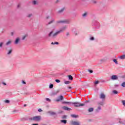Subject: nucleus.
Instances as JSON below:
<instances>
[{
    "label": "nucleus",
    "mask_w": 125,
    "mask_h": 125,
    "mask_svg": "<svg viewBox=\"0 0 125 125\" xmlns=\"http://www.w3.org/2000/svg\"><path fill=\"white\" fill-rule=\"evenodd\" d=\"M67 29V26L65 25L63 26L60 30L57 31L56 32L53 33V31H51L48 35L49 38H56L60 34L65 31Z\"/></svg>",
    "instance_id": "nucleus-1"
},
{
    "label": "nucleus",
    "mask_w": 125,
    "mask_h": 125,
    "mask_svg": "<svg viewBox=\"0 0 125 125\" xmlns=\"http://www.w3.org/2000/svg\"><path fill=\"white\" fill-rule=\"evenodd\" d=\"M31 121H34V122H40L42 120V116H36L32 118H30Z\"/></svg>",
    "instance_id": "nucleus-2"
},
{
    "label": "nucleus",
    "mask_w": 125,
    "mask_h": 125,
    "mask_svg": "<svg viewBox=\"0 0 125 125\" xmlns=\"http://www.w3.org/2000/svg\"><path fill=\"white\" fill-rule=\"evenodd\" d=\"M72 104L74 105V107H76V108H78L79 107L84 106V104H81L80 103L75 102V103H72Z\"/></svg>",
    "instance_id": "nucleus-3"
},
{
    "label": "nucleus",
    "mask_w": 125,
    "mask_h": 125,
    "mask_svg": "<svg viewBox=\"0 0 125 125\" xmlns=\"http://www.w3.org/2000/svg\"><path fill=\"white\" fill-rule=\"evenodd\" d=\"M62 23H67V24H69V23H70V21L68 20H64L62 21H56V24H61Z\"/></svg>",
    "instance_id": "nucleus-4"
},
{
    "label": "nucleus",
    "mask_w": 125,
    "mask_h": 125,
    "mask_svg": "<svg viewBox=\"0 0 125 125\" xmlns=\"http://www.w3.org/2000/svg\"><path fill=\"white\" fill-rule=\"evenodd\" d=\"M110 79L112 81H116V80H118V79H119V77H118L117 75H112V76H111Z\"/></svg>",
    "instance_id": "nucleus-5"
},
{
    "label": "nucleus",
    "mask_w": 125,
    "mask_h": 125,
    "mask_svg": "<svg viewBox=\"0 0 125 125\" xmlns=\"http://www.w3.org/2000/svg\"><path fill=\"white\" fill-rule=\"evenodd\" d=\"M100 98H101V99H103V100H104V99H105V98H106V95H105V94H104V93H102L100 95Z\"/></svg>",
    "instance_id": "nucleus-6"
},
{
    "label": "nucleus",
    "mask_w": 125,
    "mask_h": 125,
    "mask_svg": "<svg viewBox=\"0 0 125 125\" xmlns=\"http://www.w3.org/2000/svg\"><path fill=\"white\" fill-rule=\"evenodd\" d=\"M70 124L71 125H80V122L76 121H71Z\"/></svg>",
    "instance_id": "nucleus-7"
},
{
    "label": "nucleus",
    "mask_w": 125,
    "mask_h": 125,
    "mask_svg": "<svg viewBox=\"0 0 125 125\" xmlns=\"http://www.w3.org/2000/svg\"><path fill=\"white\" fill-rule=\"evenodd\" d=\"M20 42V38L18 37L15 39L14 43L15 44H18Z\"/></svg>",
    "instance_id": "nucleus-8"
},
{
    "label": "nucleus",
    "mask_w": 125,
    "mask_h": 125,
    "mask_svg": "<svg viewBox=\"0 0 125 125\" xmlns=\"http://www.w3.org/2000/svg\"><path fill=\"white\" fill-rule=\"evenodd\" d=\"M28 36L29 35L28 34H24L22 37V41H25L26 38H28Z\"/></svg>",
    "instance_id": "nucleus-9"
},
{
    "label": "nucleus",
    "mask_w": 125,
    "mask_h": 125,
    "mask_svg": "<svg viewBox=\"0 0 125 125\" xmlns=\"http://www.w3.org/2000/svg\"><path fill=\"white\" fill-rule=\"evenodd\" d=\"M62 108V109H63V110H66V111H71V110H72V109L67 107L66 106H63Z\"/></svg>",
    "instance_id": "nucleus-10"
},
{
    "label": "nucleus",
    "mask_w": 125,
    "mask_h": 125,
    "mask_svg": "<svg viewBox=\"0 0 125 125\" xmlns=\"http://www.w3.org/2000/svg\"><path fill=\"white\" fill-rule=\"evenodd\" d=\"M55 22V20L54 19H51V21L48 23V25H50Z\"/></svg>",
    "instance_id": "nucleus-11"
},
{
    "label": "nucleus",
    "mask_w": 125,
    "mask_h": 125,
    "mask_svg": "<svg viewBox=\"0 0 125 125\" xmlns=\"http://www.w3.org/2000/svg\"><path fill=\"white\" fill-rule=\"evenodd\" d=\"M59 99H58L56 100L57 102H59L61 100H63V96H60L59 97Z\"/></svg>",
    "instance_id": "nucleus-12"
},
{
    "label": "nucleus",
    "mask_w": 125,
    "mask_h": 125,
    "mask_svg": "<svg viewBox=\"0 0 125 125\" xmlns=\"http://www.w3.org/2000/svg\"><path fill=\"white\" fill-rule=\"evenodd\" d=\"M32 3L34 5H38L39 4V1L38 0H34L32 1Z\"/></svg>",
    "instance_id": "nucleus-13"
},
{
    "label": "nucleus",
    "mask_w": 125,
    "mask_h": 125,
    "mask_svg": "<svg viewBox=\"0 0 125 125\" xmlns=\"http://www.w3.org/2000/svg\"><path fill=\"white\" fill-rule=\"evenodd\" d=\"M48 114H50V115H51L52 116H54L56 115V113L53 111H48Z\"/></svg>",
    "instance_id": "nucleus-14"
},
{
    "label": "nucleus",
    "mask_w": 125,
    "mask_h": 125,
    "mask_svg": "<svg viewBox=\"0 0 125 125\" xmlns=\"http://www.w3.org/2000/svg\"><path fill=\"white\" fill-rule=\"evenodd\" d=\"M65 10V7L62 8L61 10H59L58 13H62Z\"/></svg>",
    "instance_id": "nucleus-15"
},
{
    "label": "nucleus",
    "mask_w": 125,
    "mask_h": 125,
    "mask_svg": "<svg viewBox=\"0 0 125 125\" xmlns=\"http://www.w3.org/2000/svg\"><path fill=\"white\" fill-rule=\"evenodd\" d=\"M93 110H94V108L93 107H90L88 109V112L89 113H91V112H93Z\"/></svg>",
    "instance_id": "nucleus-16"
},
{
    "label": "nucleus",
    "mask_w": 125,
    "mask_h": 125,
    "mask_svg": "<svg viewBox=\"0 0 125 125\" xmlns=\"http://www.w3.org/2000/svg\"><path fill=\"white\" fill-rule=\"evenodd\" d=\"M119 58L120 59H122V60H124V59H125V55H123L122 56H120L119 57Z\"/></svg>",
    "instance_id": "nucleus-17"
},
{
    "label": "nucleus",
    "mask_w": 125,
    "mask_h": 125,
    "mask_svg": "<svg viewBox=\"0 0 125 125\" xmlns=\"http://www.w3.org/2000/svg\"><path fill=\"white\" fill-rule=\"evenodd\" d=\"M100 110H101V106L99 105L97 108L96 109V111L98 112L99 111H100Z\"/></svg>",
    "instance_id": "nucleus-18"
},
{
    "label": "nucleus",
    "mask_w": 125,
    "mask_h": 125,
    "mask_svg": "<svg viewBox=\"0 0 125 125\" xmlns=\"http://www.w3.org/2000/svg\"><path fill=\"white\" fill-rule=\"evenodd\" d=\"M104 104V103L103 102H99L98 103V106H103V105Z\"/></svg>",
    "instance_id": "nucleus-19"
},
{
    "label": "nucleus",
    "mask_w": 125,
    "mask_h": 125,
    "mask_svg": "<svg viewBox=\"0 0 125 125\" xmlns=\"http://www.w3.org/2000/svg\"><path fill=\"white\" fill-rule=\"evenodd\" d=\"M11 42H12V41H8L7 42H6V45H9V44H11Z\"/></svg>",
    "instance_id": "nucleus-20"
},
{
    "label": "nucleus",
    "mask_w": 125,
    "mask_h": 125,
    "mask_svg": "<svg viewBox=\"0 0 125 125\" xmlns=\"http://www.w3.org/2000/svg\"><path fill=\"white\" fill-rule=\"evenodd\" d=\"M86 16H87V12H85L82 14V17H86Z\"/></svg>",
    "instance_id": "nucleus-21"
},
{
    "label": "nucleus",
    "mask_w": 125,
    "mask_h": 125,
    "mask_svg": "<svg viewBox=\"0 0 125 125\" xmlns=\"http://www.w3.org/2000/svg\"><path fill=\"white\" fill-rule=\"evenodd\" d=\"M71 117H72V118H79V115H76V114H72V115H71Z\"/></svg>",
    "instance_id": "nucleus-22"
},
{
    "label": "nucleus",
    "mask_w": 125,
    "mask_h": 125,
    "mask_svg": "<svg viewBox=\"0 0 125 125\" xmlns=\"http://www.w3.org/2000/svg\"><path fill=\"white\" fill-rule=\"evenodd\" d=\"M59 91H60V90H57V91L56 92H54L52 93V95H55L56 94H57V93H58L59 92Z\"/></svg>",
    "instance_id": "nucleus-23"
},
{
    "label": "nucleus",
    "mask_w": 125,
    "mask_h": 125,
    "mask_svg": "<svg viewBox=\"0 0 125 125\" xmlns=\"http://www.w3.org/2000/svg\"><path fill=\"white\" fill-rule=\"evenodd\" d=\"M28 18H31V17H33V14H29L27 16Z\"/></svg>",
    "instance_id": "nucleus-24"
},
{
    "label": "nucleus",
    "mask_w": 125,
    "mask_h": 125,
    "mask_svg": "<svg viewBox=\"0 0 125 125\" xmlns=\"http://www.w3.org/2000/svg\"><path fill=\"white\" fill-rule=\"evenodd\" d=\"M11 52H12V49H11L8 50V52L7 53L8 55L11 54Z\"/></svg>",
    "instance_id": "nucleus-25"
},
{
    "label": "nucleus",
    "mask_w": 125,
    "mask_h": 125,
    "mask_svg": "<svg viewBox=\"0 0 125 125\" xmlns=\"http://www.w3.org/2000/svg\"><path fill=\"white\" fill-rule=\"evenodd\" d=\"M73 103L71 102H63L62 104H72Z\"/></svg>",
    "instance_id": "nucleus-26"
},
{
    "label": "nucleus",
    "mask_w": 125,
    "mask_h": 125,
    "mask_svg": "<svg viewBox=\"0 0 125 125\" xmlns=\"http://www.w3.org/2000/svg\"><path fill=\"white\" fill-rule=\"evenodd\" d=\"M113 61L114 63H115V64L118 65V61L117 60V59H113Z\"/></svg>",
    "instance_id": "nucleus-27"
},
{
    "label": "nucleus",
    "mask_w": 125,
    "mask_h": 125,
    "mask_svg": "<svg viewBox=\"0 0 125 125\" xmlns=\"http://www.w3.org/2000/svg\"><path fill=\"white\" fill-rule=\"evenodd\" d=\"M68 79H69V80H70L71 81H73V76H72L71 75H69Z\"/></svg>",
    "instance_id": "nucleus-28"
},
{
    "label": "nucleus",
    "mask_w": 125,
    "mask_h": 125,
    "mask_svg": "<svg viewBox=\"0 0 125 125\" xmlns=\"http://www.w3.org/2000/svg\"><path fill=\"white\" fill-rule=\"evenodd\" d=\"M61 122L63 124H67V120H61Z\"/></svg>",
    "instance_id": "nucleus-29"
},
{
    "label": "nucleus",
    "mask_w": 125,
    "mask_h": 125,
    "mask_svg": "<svg viewBox=\"0 0 125 125\" xmlns=\"http://www.w3.org/2000/svg\"><path fill=\"white\" fill-rule=\"evenodd\" d=\"M112 92L113 93H114V94H118V93H119V92L117 90H113Z\"/></svg>",
    "instance_id": "nucleus-30"
},
{
    "label": "nucleus",
    "mask_w": 125,
    "mask_h": 125,
    "mask_svg": "<svg viewBox=\"0 0 125 125\" xmlns=\"http://www.w3.org/2000/svg\"><path fill=\"white\" fill-rule=\"evenodd\" d=\"M64 83L65 84H69V83H71V82H70V81H65V82H64Z\"/></svg>",
    "instance_id": "nucleus-31"
},
{
    "label": "nucleus",
    "mask_w": 125,
    "mask_h": 125,
    "mask_svg": "<svg viewBox=\"0 0 125 125\" xmlns=\"http://www.w3.org/2000/svg\"><path fill=\"white\" fill-rule=\"evenodd\" d=\"M51 44H59V43L58 42H52Z\"/></svg>",
    "instance_id": "nucleus-32"
},
{
    "label": "nucleus",
    "mask_w": 125,
    "mask_h": 125,
    "mask_svg": "<svg viewBox=\"0 0 125 125\" xmlns=\"http://www.w3.org/2000/svg\"><path fill=\"white\" fill-rule=\"evenodd\" d=\"M3 42H0V48H1V47H2V45H3Z\"/></svg>",
    "instance_id": "nucleus-33"
},
{
    "label": "nucleus",
    "mask_w": 125,
    "mask_h": 125,
    "mask_svg": "<svg viewBox=\"0 0 125 125\" xmlns=\"http://www.w3.org/2000/svg\"><path fill=\"white\" fill-rule=\"evenodd\" d=\"M121 86H123V87H125V82H124L121 84Z\"/></svg>",
    "instance_id": "nucleus-34"
},
{
    "label": "nucleus",
    "mask_w": 125,
    "mask_h": 125,
    "mask_svg": "<svg viewBox=\"0 0 125 125\" xmlns=\"http://www.w3.org/2000/svg\"><path fill=\"white\" fill-rule=\"evenodd\" d=\"M94 83H95V84H98V83H99V81H96L94 82Z\"/></svg>",
    "instance_id": "nucleus-35"
},
{
    "label": "nucleus",
    "mask_w": 125,
    "mask_h": 125,
    "mask_svg": "<svg viewBox=\"0 0 125 125\" xmlns=\"http://www.w3.org/2000/svg\"><path fill=\"white\" fill-rule=\"evenodd\" d=\"M62 119H67V116H66V115H63V116L62 117Z\"/></svg>",
    "instance_id": "nucleus-36"
},
{
    "label": "nucleus",
    "mask_w": 125,
    "mask_h": 125,
    "mask_svg": "<svg viewBox=\"0 0 125 125\" xmlns=\"http://www.w3.org/2000/svg\"><path fill=\"white\" fill-rule=\"evenodd\" d=\"M88 71H89V72L91 74H92V73H93V70H91L90 69H88Z\"/></svg>",
    "instance_id": "nucleus-37"
},
{
    "label": "nucleus",
    "mask_w": 125,
    "mask_h": 125,
    "mask_svg": "<svg viewBox=\"0 0 125 125\" xmlns=\"http://www.w3.org/2000/svg\"><path fill=\"white\" fill-rule=\"evenodd\" d=\"M53 88V84H51L49 85V88Z\"/></svg>",
    "instance_id": "nucleus-38"
},
{
    "label": "nucleus",
    "mask_w": 125,
    "mask_h": 125,
    "mask_svg": "<svg viewBox=\"0 0 125 125\" xmlns=\"http://www.w3.org/2000/svg\"><path fill=\"white\" fill-rule=\"evenodd\" d=\"M55 82H56V83H60V80H58V79H56V80H55Z\"/></svg>",
    "instance_id": "nucleus-39"
},
{
    "label": "nucleus",
    "mask_w": 125,
    "mask_h": 125,
    "mask_svg": "<svg viewBox=\"0 0 125 125\" xmlns=\"http://www.w3.org/2000/svg\"><path fill=\"white\" fill-rule=\"evenodd\" d=\"M10 101L8 100H6L5 101V103H9Z\"/></svg>",
    "instance_id": "nucleus-40"
},
{
    "label": "nucleus",
    "mask_w": 125,
    "mask_h": 125,
    "mask_svg": "<svg viewBox=\"0 0 125 125\" xmlns=\"http://www.w3.org/2000/svg\"><path fill=\"white\" fill-rule=\"evenodd\" d=\"M93 3H94V4L97 3V1H95V0H93L92 1Z\"/></svg>",
    "instance_id": "nucleus-41"
},
{
    "label": "nucleus",
    "mask_w": 125,
    "mask_h": 125,
    "mask_svg": "<svg viewBox=\"0 0 125 125\" xmlns=\"http://www.w3.org/2000/svg\"><path fill=\"white\" fill-rule=\"evenodd\" d=\"M17 112H18V110L16 109H15L13 111V113H16Z\"/></svg>",
    "instance_id": "nucleus-42"
},
{
    "label": "nucleus",
    "mask_w": 125,
    "mask_h": 125,
    "mask_svg": "<svg viewBox=\"0 0 125 125\" xmlns=\"http://www.w3.org/2000/svg\"><path fill=\"white\" fill-rule=\"evenodd\" d=\"M63 113V111L62 110H59L58 112V114H62Z\"/></svg>",
    "instance_id": "nucleus-43"
},
{
    "label": "nucleus",
    "mask_w": 125,
    "mask_h": 125,
    "mask_svg": "<svg viewBox=\"0 0 125 125\" xmlns=\"http://www.w3.org/2000/svg\"><path fill=\"white\" fill-rule=\"evenodd\" d=\"M90 41H94V37H91L90 38Z\"/></svg>",
    "instance_id": "nucleus-44"
},
{
    "label": "nucleus",
    "mask_w": 125,
    "mask_h": 125,
    "mask_svg": "<svg viewBox=\"0 0 125 125\" xmlns=\"http://www.w3.org/2000/svg\"><path fill=\"white\" fill-rule=\"evenodd\" d=\"M38 112H42V110L41 108H39V109H38Z\"/></svg>",
    "instance_id": "nucleus-45"
},
{
    "label": "nucleus",
    "mask_w": 125,
    "mask_h": 125,
    "mask_svg": "<svg viewBox=\"0 0 125 125\" xmlns=\"http://www.w3.org/2000/svg\"><path fill=\"white\" fill-rule=\"evenodd\" d=\"M46 101H49V102H50V99H49V98H46Z\"/></svg>",
    "instance_id": "nucleus-46"
},
{
    "label": "nucleus",
    "mask_w": 125,
    "mask_h": 125,
    "mask_svg": "<svg viewBox=\"0 0 125 125\" xmlns=\"http://www.w3.org/2000/svg\"><path fill=\"white\" fill-rule=\"evenodd\" d=\"M14 35V32H11V35L12 36Z\"/></svg>",
    "instance_id": "nucleus-47"
},
{
    "label": "nucleus",
    "mask_w": 125,
    "mask_h": 125,
    "mask_svg": "<svg viewBox=\"0 0 125 125\" xmlns=\"http://www.w3.org/2000/svg\"><path fill=\"white\" fill-rule=\"evenodd\" d=\"M70 35V33L69 32L66 33V36H69Z\"/></svg>",
    "instance_id": "nucleus-48"
},
{
    "label": "nucleus",
    "mask_w": 125,
    "mask_h": 125,
    "mask_svg": "<svg viewBox=\"0 0 125 125\" xmlns=\"http://www.w3.org/2000/svg\"><path fill=\"white\" fill-rule=\"evenodd\" d=\"M22 83H23L24 84H26V82H25V81H23Z\"/></svg>",
    "instance_id": "nucleus-49"
},
{
    "label": "nucleus",
    "mask_w": 125,
    "mask_h": 125,
    "mask_svg": "<svg viewBox=\"0 0 125 125\" xmlns=\"http://www.w3.org/2000/svg\"><path fill=\"white\" fill-rule=\"evenodd\" d=\"M50 17L49 16H47L46 18V19H49Z\"/></svg>",
    "instance_id": "nucleus-50"
},
{
    "label": "nucleus",
    "mask_w": 125,
    "mask_h": 125,
    "mask_svg": "<svg viewBox=\"0 0 125 125\" xmlns=\"http://www.w3.org/2000/svg\"><path fill=\"white\" fill-rule=\"evenodd\" d=\"M32 125H39V124H33Z\"/></svg>",
    "instance_id": "nucleus-51"
},
{
    "label": "nucleus",
    "mask_w": 125,
    "mask_h": 125,
    "mask_svg": "<svg viewBox=\"0 0 125 125\" xmlns=\"http://www.w3.org/2000/svg\"><path fill=\"white\" fill-rule=\"evenodd\" d=\"M3 84H4V85H6V83H3Z\"/></svg>",
    "instance_id": "nucleus-52"
},
{
    "label": "nucleus",
    "mask_w": 125,
    "mask_h": 125,
    "mask_svg": "<svg viewBox=\"0 0 125 125\" xmlns=\"http://www.w3.org/2000/svg\"><path fill=\"white\" fill-rule=\"evenodd\" d=\"M68 88H69V89H71V88H72V87L69 86V87H68Z\"/></svg>",
    "instance_id": "nucleus-53"
},
{
    "label": "nucleus",
    "mask_w": 125,
    "mask_h": 125,
    "mask_svg": "<svg viewBox=\"0 0 125 125\" xmlns=\"http://www.w3.org/2000/svg\"><path fill=\"white\" fill-rule=\"evenodd\" d=\"M119 123H120V124H123V122H121V121H119Z\"/></svg>",
    "instance_id": "nucleus-54"
},
{
    "label": "nucleus",
    "mask_w": 125,
    "mask_h": 125,
    "mask_svg": "<svg viewBox=\"0 0 125 125\" xmlns=\"http://www.w3.org/2000/svg\"><path fill=\"white\" fill-rule=\"evenodd\" d=\"M26 106H27V104H24V107H26Z\"/></svg>",
    "instance_id": "nucleus-55"
},
{
    "label": "nucleus",
    "mask_w": 125,
    "mask_h": 125,
    "mask_svg": "<svg viewBox=\"0 0 125 125\" xmlns=\"http://www.w3.org/2000/svg\"><path fill=\"white\" fill-rule=\"evenodd\" d=\"M124 125H125V120L124 121Z\"/></svg>",
    "instance_id": "nucleus-56"
},
{
    "label": "nucleus",
    "mask_w": 125,
    "mask_h": 125,
    "mask_svg": "<svg viewBox=\"0 0 125 125\" xmlns=\"http://www.w3.org/2000/svg\"><path fill=\"white\" fill-rule=\"evenodd\" d=\"M19 6H20V5H18V7H19Z\"/></svg>",
    "instance_id": "nucleus-57"
}]
</instances>
